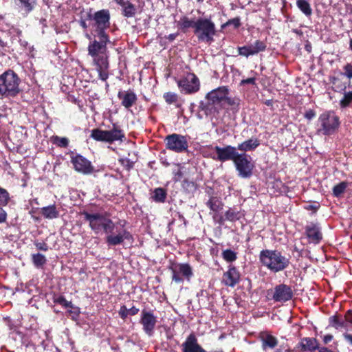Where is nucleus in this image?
Instances as JSON below:
<instances>
[{
	"mask_svg": "<svg viewBox=\"0 0 352 352\" xmlns=\"http://www.w3.org/2000/svg\"><path fill=\"white\" fill-rule=\"evenodd\" d=\"M81 215L84 217V220L89 223L90 229L95 234H99L102 231L107 234L105 241L109 247L120 245L124 240H133V235L125 229L117 234H112L115 223L110 218L102 213H89L83 210L81 212Z\"/></svg>",
	"mask_w": 352,
	"mask_h": 352,
	"instance_id": "nucleus-1",
	"label": "nucleus"
},
{
	"mask_svg": "<svg viewBox=\"0 0 352 352\" xmlns=\"http://www.w3.org/2000/svg\"><path fill=\"white\" fill-rule=\"evenodd\" d=\"M230 89L228 86H220L206 94L205 98L207 102L201 101L199 109L205 115L210 117H217L223 109V104L230 106L232 109L239 110L240 99L236 97L231 98L228 95Z\"/></svg>",
	"mask_w": 352,
	"mask_h": 352,
	"instance_id": "nucleus-2",
	"label": "nucleus"
},
{
	"mask_svg": "<svg viewBox=\"0 0 352 352\" xmlns=\"http://www.w3.org/2000/svg\"><path fill=\"white\" fill-rule=\"evenodd\" d=\"M177 27L183 33H186L190 28H192L198 41L208 44L214 41L217 32L215 23L211 18L199 17L195 20L187 16H182L177 23Z\"/></svg>",
	"mask_w": 352,
	"mask_h": 352,
	"instance_id": "nucleus-3",
	"label": "nucleus"
},
{
	"mask_svg": "<svg viewBox=\"0 0 352 352\" xmlns=\"http://www.w3.org/2000/svg\"><path fill=\"white\" fill-rule=\"evenodd\" d=\"M258 259L261 264L270 270L277 273L287 269L289 264V258L283 255L277 250L265 249L260 252Z\"/></svg>",
	"mask_w": 352,
	"mask_h": 352,
	"instance_id": "nucleus-4",
	"label": "nucleus"
},
{
	"mask_svg": "<svg viewBox=\"0 0 352 352\" xmlns=\"http://www.w3.org/2000/svg\"><path fill=\"white\" fill-rule=\"evenodd\" d=\"M21 80L17 74L8 69L0 75V99L14 98L21 91Z\"/></svg>",
	"mask_w": 352,
	"mask_h": 352,
	"instance_id": "nucleus-5",
	"label": "nucleus"
},
{
	"mask_svg": "<svg viewBox=\"0 0 352 352\" xmlns=\"http://www.w3.org/2000/svg\"><path fill=\"white\" fill-rule=\"evenodd\" d=\"M90 138L98 142H104L111 144L116 141L123 142L125 140V134L123 130L116 124H113L111 130H102L99 128L91 131Z\"/></svg>",
	"mask_w": 352,
	"mask_h": 352,
	"instance_id": "nucleus-6",
	"label": "nucleus"
},
{
	"mask_svg": "<svg viewBox=\"0 0 352 352\" xmlns=\"http://www.w3.org/2000/svg\"><path fill=\"white\" fill-rule=\"evenodd\" d=\"M87 19L92 21L91 26L96 34H107L106 30L111 25V14L108 9H102L94 14L89 12Z\"/></svg>",
	"mask_w": 352,
	"mask_h": 352,
	"instance_id": "nucleus-7",
	"label": "nucleus"
},
{
	"mask_svg": "<svg viewBox=\"0 0 352 352\" xmlns=\"http://www.w3.org/2000/svg\"><path fill=\"white\" fill-rule=\"evenodd\" d=\"M318 122L320 124L318 131L324 135H333L340 124V118L333 111H327L320 114Z\"/></svg>",
	"mask_w": 352,
	"mask_h": 352,
	"instance_id": "nucleus-8",
	"label": "nucleus"
},
{
	"mask_svg": "<svg viewBox=\"0 0 352 352\" xmlns=\"http://www.w3.org/2000/svg\"><path fill=\"white\" fill-rule=\"evenodd\" d=\"M239 175L243 178H249L252 175L254 164L250 161V157L245 153H239L234 161Z\"/></svg>",
	"mask_w": 352,
	"mask_h": 352,
	"instance_id": "nucleus-9",
	"label": "nucleus"
},
{
	"mask_svg": "<svg viewBox=\"0 0 352 352\" xmlns=\"http://www.w3.org/2000/svg\"><path fill=\"white\" fill-rule=\"evenodd\" d=\"M166 148L176 153H182L187 151L188 143L186 136L173 133L165 138Z\"/></svg>",
	"mask_w": 352,
	"mask_h": 352,
	"instance_id": "nucleus-10",
	"label": "nucleus"
},
{
	"mask_svg": "<svg viewBox=\"0 0 352 352\" xmlns=\"http://www.w3.org/2000/svg\"><path fill=\"white\" fill-rule=\"evenodd\" d=\"M177 85L181 91L186 94L197 92L200 88L199 80L193 73H188L185 77L177 81Z\"/></svg>",
	"mask_w": 352,
	"mask_h": 352,
	"instance_id": "nucleus-11",
	"label": "nucleus"
},
{
	"mask_svg": "<svg viewBox=\"0 0 352 352\" xmlns=\"http://www.w3.org/2000/svg\"><path fill=\"white\" fill-rule=\"evenodd\" d=\"M98 40L94 39L88 45V53L91 56H97L107 51V45L110 42L108 34H96Z\"/></svg>",
	"mask_w": 352,
	"mask_h": 352,
	"instance_id": "nucleus-12",
	"label": "nucleus"
},
{
	"mask_svg": "<svg viewBox=\"0 0 352 352\" xmlns=\"http://www.w3.org/2000/svg\"><path fill=\"white\" fill-rule=\"evenodd\" d=\"M71 163L76 172L83 175H90L94 171L91 162L80 154L72 155Z\"/></svg>",
	"mask_w": 352,
	"mask_h": 352,
	"instance_id": "nucleus-13",
	"label": "nucleus"
},
{
	"mask_svg": "<svg viewBox=\"0 0 352 352\" xmlns=\"http://www.w3.org/2000/svg\"><path fill=\"white\" fill-rule=\"evenodd\" d=\"M305 234L309 242L314 244H319L323 239L321 227L316 222H310L305 226Z\"/></svg>",
	"mask_w": 352,
	"mask_h": 352,
	"instance_id": "nucleus-14",
	"label": "nucleus"
},
{
	"mask_svg": "<svg viewBox=\"0 0 352 352\" xmlns=\"http://www.w3.org/2000/svg\"><path fill=\"white\" fill-rule=\"evenodd\" d=\"M140 322L142 325V329L145 333L148 336H152L157 323V318L154 316L153 311L143 309Z\"/></svg>",
	"mask_w": 352,
	"mask_h": 352,
	"instance_id": "nucleus-15",
	"label": "nucleus"
},
{
	"mask_svg": "<svg viewBox=\"0 0 352 352\" xmlns=\"http://www.w3.org/2000/svg\"><path fill=\"white\" fill-rule=\"evenodd\" d=\"M217 155V160L220 162H226L232 160L233 162L236 160V156L239 154L234 146L228 145L225 147L216 146L214 148Z\"/></svg>",
	"mask_w": 352,
	"mask_h": 352,
	"instance_id": "nucleus-16",
	"label": "nucleus"
},
{
	"mask_svg": "<svg viewBox=\"0 0 352 352\" xmlns=\"http://www.w3.org/2000/svg\"><path fill=\"white\" fill-rule=\"evenodd\" d=\"M94 62L96 65V70L98 73L100 79L103 81L107 80L109 78L108 69L109 67L108 57L104 54L97 55V56H92Z\"/></svg>",
	"mask_w": 352,
	"mask_h": 352,
	"instance_id": "nucleus-17",
	"label": "nucleus"
},
{
	"mask_svg": "<svg viewBox=\"0 0 352 352\" xmlns=\"http://www.w3.org/2000/svg\"><path fill=\"white\" fill-rule=\"evenodd\" d=\"M182 352H207L198 342L195 333H190L181 345Z\"/></svg>",
	"mask_w": 352,
	"mask_h": 352,
	"instance_id": "nucleus-18",
	"label": "nucleus"
},
{
	"mask_svg": "<svg viewBox=\"0 0 352 352\" xmlns=\"http://www.w3.org/2000/svg\"><path fill=\"white\" fill-rule=\"evenodd\" d=\"M293 297L291 287L285 284H280L275 287L272 298L276 302H286Z\"/></svg>",
	"mask_w": 352,
	"mask_h": 352,
	"instance_id": "nucleus-19",
	"label": "nucleus"
},
{
	"mask_svg": "<svg viewBox=\"0 0 352 352\" xmlns=\"http://www.w3.org/2000/svg\"><path fill=\"white\" fill-rule=\"evenodd\" d=\"M240 280V273L234 266L229 267L228 270L223 273L222 283L229 287H234Z\"/></svg>",
	"mask_w": 352,
	"mask_h": 352,
	"instance_id": "nucleus-20",
	"label": "nucleus"
},
{
	"mask_svg": "<svg viewBox=\"0 0 352 352\" xmlns=\"http://www.w3.org/2000/svg\"><path fill=\"white\" fill-rule=\"evenodd\" d=\"M118 98L121 101V104L126 109L133 107L138 100L136 94L131 90L119 91Z\"/></svg>",
	"mask_w": 352,
	"mask_h": 352,
	"instance_id": "nucleus-21",
	"label": "nucleus"
},
{
	"mask_svg": "<svg viewBox=\"0 0 352 352\" xmlns=\"http://www.w3.org/2000/svg\"><path fill=\"white\" fill-rule=\"evenodd\" d=\"M259 339L263 351L274 349L278 343V339L268 331H261L259 333Z\"/></svg>",
	"mask_w": 352,
	"mask_h": 352,
	"instance_id": "nucleus-22",
	"label": "nucleus"
},
{
	"mask_svg": "<svg viewBox=\"0 0 352 352\" xmlns=\"http://www.w3.org/2000/svg\"><path fill=\"white\" fill-rule=\"evenodd\" d=\"M299 346L301 351L315 352L319 346V343L314 338H303L301 339Z\"/></svg>",
	"mask_w": 352,
	"mask_h": 352,
	"instance_id": "nucleus-23",
	"label": "nucleus"
},
{
	"mask_svg": "<svg viewBox=\"0 0 352 352\" xmlns=\"http://www.w3.org/2000/svg\"><path fill=\"white\" fill-rule=\"evenodd\" d=\"M259 145L260 141L257 138H250L239 144L236 148L245 153L248 151H254Z\"/></svg>",
	"mask_w": 352,
	"mask_h": 352,
	"instance_id": "nucleus-24",
	"label": "nucleus"
},
{
	"mask_svg": "<svg viewBox=\"0 0 352 352\" xmlns=\"http://www.w3.org/2000/svg\"><path fill=\"white\" fill-rule=\"evenodd\" d=\"M122 7L121 14L125 18L134 17L137 12L136 6L129 1H123V4L119 5Z\"/></svg>",
	"mask_w": 352,
	"mask_h": 352,
	"instance_id": "nucleus-25",
	"label": "nucleus"
},
{
	"mask_svg": "<svg viewBox=\"0 0 352 352\" xmlns=\"http://www.w3.org/2000/svg\"><path fill=\"white\" fill-rule=\"evenodd\" d=\"M206 206L214 214H217L223 209V203L219 197L212 196L206 202Z\"/></svg>",
	"mask_w": 352,
	"mask_h": 352,
	"instance_id": "nucleus-26",
	"label": "nucleus"
},
{
	"mask_svg": "<svg viewBox=\"0 0 352 352\" xmlns=\"http://www.w3.org/2000/svg\"><path fill=\"white\" fill-rule=\"evenodd\" d=\"M41 212L44 218L48 219H56L59 216V211L57 210L55 204L43 207L41 209Z\"/></svg>",
	"mask_w": 352,
	"mask_h": 352,
	"instance_id": "nucleus-27",
	"label": "nucleus"
},
{
	"mask_svg": "<svg viewBox=\"0 0 352 352\" xmlns=\"http://www.w3.org/2000/svg\"><path fill=\"white\" fill-rule=\"evenodd\" d=\"M329 325L334 327L336 329H344L348 327V321L344 319L340 318L338 315H334L329 318Z\"/></svg>",
	"mask_w": 352,
	"mask_h": 352,
	"instance_id": "nucleus-28",
	"label": "nucleus"
},
{
	"mask_svg": "<svg viewBox=\"0 0 352 352\" xmlns=\"http://www.w3.org/2000/svg\"><path fill=\"white\" fill-rule=\"evenodd\" d=\"M226 219L229 221L235 222L239 221L241 217L242 214L239 210H237L235 208H229L225 212Z\"/></svg>",
	"mask_w": 352,
	"mask_h": 352,
	"instance_id": "nucleus-29",
	"label": "nucleus"
},
{
	"mask_svg": "<svg viewBox=\"0 0 352 352\" xmlns=\"http://www.w3.org/2000/svg\"><path fill=\"white\" fill-rule=\"evenodd\" d=\"M296 6L298 9L306 16H310L312 14V9L310 3L307 0H297Z\"/></svg>",
	"mask_w": 352,
	"mask_h": 352,
	"instance_id": "nucleus-30",
	"label": "nucleus"
},
{
	"mask_svg": "<svg viewBox=\"0 0 352 352\" xmlns=\"http://www.w3.org/2000/svg\"><path fill=\"white\" fill-rule=\"evenodd\" d=\"M25 13L31 12L36 7L37 0H16Z\"/></svg>",
	"mask_w": 352,
	"mask_h": 352,
	"instance_id": "nucleus-31",
	"label": "nucleus"
},
{
	"mask_svg": "<svg viewBox=\"0 0 352 352\" xmlns=\"http://www.w3.org/2000/svg\"><path fill=\"white\" fill-rule=\"evenodd\" d=\"M167 196L166 190L163 188H157L153 192L152 199L154 201L157 203H164L166 201Z\"/></svg>",
	"mask_w": 352,
	"mask_h": 352,
	"instance_id": "nucleus-32",
	"label": "nucleus"
},
{
	"mask_svg": "<svg viewBox=\"0 0 352 352\" xmlns=\"http://www.w3.org/2000/svg\"><path fill=\"white\" fill-rule=\"evenodd\" d=\"M179 272L187 280H189L193 275L192 270L188 263H179L177 265Z\"/></svg>",
	"mask_w": 352,
	"mask_h": 352,
	"instance_id": "nucleus-33",
	"label": "nucleus"
},
{
	"mask_svg": "<svg viewBox=\"0 0 352 352\" xmlns=\"http://www.w3.org/2000/svg\"><path fill=\"white\" fill-rule=\"evenodd\" d=\"M331 82L336 88V91H345L346 89V88L351 89L352 87L351 80H349V82L346 84H345V83L342 84L340 79L337 77L331 78Z\"/></svg>",
	"mask_w": 352,
	"mask_h": 352,
	"instance_id": "nucleus-34",
	"label": "nucleus"
},
{
	"mask_svg": "<svg viewBox=\"0 0 352 352\" xmlns=\"http://www.w3.org/2000/svg\"><path fill=\"white\" fill-rule=\"evenodd\" d=\"M31 258L32 263L37 268H42L47 262L45 256L41 253L32 254Z\"/></svg>",
	"mask_w": 352,
	"mask_h": 352,
	"instance_id": "nucleus-35",
	"label": "nucleus"
},
{
	"mask_svg": "<svg viewBox=\"0 0 352 352\" xmlns=\"http://www.w3.org/2000/svg\"><path fill=\"white\" fill-rule=\"evenodd\" d=\"M339 104L342 109L350 107L352 104V91H343V97L340 100Z\"/></svg>",
	"mask_w": 352,
	"mask_h": 352,
	"instance_id": "nucleus-36",
	"label": "nucleus"
},
{
	"mask_svg": "<svg viewBox=\"0 0 352 352\" xmlns=\"http://www.w3.org/2000/svg\"><path fill=\"white\" fill-rule=\"evenodd\" d=\"M250 51L254 52L253 55L264 52L267 49L266 43L261 40H256L252 45H249Z\"/></svg>",
	"mask_w": 352,
	"mask_h": 352,
	"instance_id": "nucleus-37",
	"label": "nucleus"
},
{
	"mask_svg": "<svg viewBox=\"0 0 352 352\" xmlns=\"http://www.w3.org/2000/svg\"><path fill=\"white\" fill-rule=\"evenodd\" d=\"M347 182H342L336 185L333 188V195L335 197H340L346 190L348 187Z\"/></svg>",
	"mask_w": 352,
	"mask_h": 352,
	"instance_id": "nucleus-38",
	"label": "nucleus"
},
{
	"mask_svg": "<svg viewBox=\"0 0 352 352\" xmlns=\"http://www.w3.org/2000/svg\"><path fill=\"white\" fill-rule=\"evenodd\" d=\"M223 258L227 262H233L236 260V253L230 249H227L222 252Z\"/></svg>",
	"mask_w": 352,
	"mask_h": 352,
	"instance_id": "nucleus-39",
	"label": "nucleus"
},
{
	"mask_svg": "<svg viewBox=\"0 0 352 352\" xmlns=\"http://www.w3.org/2000/svg\"><path fill=\"white\" fill-rule=\"evenodd\" d=\"M10 199V194L8 190L0 186V206H7L9 203Z\"/></svg>",
	"mask_w": 352,
	"mask_h": 352,
	"instance_id": "nucleus-40",
	"label": "nucleus"
},
{
	"mask_svg": "<svg viewBox=\"0 0 352 352\" xmlns=\"http://www.w3.org/2000/svg\"><path fill=\"white\" fill-rule=\"evenodd\" d=\"M53 302L64 307L65 308H72L73 307L72 302L71 301H67L63 296L54 297Z\"/></svg>",
	"mask_w": 352,
	"mask_h": 352,
	"instance_id": "nucleus-41",
	"label": "nucleus"
},
{
	"mask_svg": "<svg viewBox=\"0 0 352 352\" xmlns=\"http://www.w3.org/2000/svg\"><path fill=\"white\" fill-rule=\"evenodd\" d=\"M52 142L57 146L61 148H66L69 145V140L67 138H62L57 135L53 136Z\"/></svg>",
	"mask_w": 352,
	"mask_h": 352,
	"instance_id": "nucleus-42",
	"label": "nucleus"
},
{
	"mask_svg": "<svg viewBox=\"0 0 352 352\" xmlns=\"http://www.w3.org/2000/svg\"><path fill=\"white\" fill-rule=\"evenodd\" d=\"M241 19L239 16H237V17L229 19L225 23H223L221 25V28L222 30H223L228 26L233 25L234 29H238L241 26Z\"/></svg>",
	"mask_w": 352,
	"mask_h": 352,
	"instance_id": "nucleus-43",
	"label": "nucleus"
},
{
	"mask_svg": "<svg viewBox=\"0 0 352 352\" xmlns=\"http://www.w3.org/2000/svg\"><path fill=\"white\" fill-rule=\"evenodd\" d=\"M163 98L168 104L175 103L178 100V96L173 92H166L163 95Z\"/></svg>",
	"mask_w": 352,
	"mask_h": 352,
	"instance_id": "nucleus-44",
	"label": "nucleus"
},
{
	"mask_svg": "<svg viewBox=\"0 0 352 352\" xmlns=\"http://www.w3.org/2000/svg\"><path fill=\"white\" fill-rule=\"evenodd\" d=\"M238 55L245 56L248 58L250 56H253L254 52L250 51V47L248 45H244L242 47H238Z\"/></svg>",
	"mask_w": 352,
	"mask_h": 352,
	"instance_id": "nucleus-45",
	"label": "nucleus"
},
{
	"mask_svg": "<svg viewBox=\"0 0 352 352\" xmlns=\"http://www.w3.org/2000/svg\"><path fill=\"white\" fill-rule=\"evenodd\" d=\"M170 270L172 272V280L176 283H181L184 281V279L179 275V270L177 267H170Z\"/></svg>",
	"mask_w": 352,
	"mask_h": 352,
	"instance_id": "nucleus-46",
	"label": "nucleus"
},
{
	"mask_svg": "<svg viewBox=\"0 0 352 352\" xmlns=\"http://www.w3.org/2000/svg\"><path fill=\"white\" fill-rule=\"evenodd\" d=\"M343 76L346 77L349 80L352 79V63H348L343 67Z\"/></svg>",
	"mask_w": 352,
	"mask_h": 352,
	"instance_id": "nucleus-47",
	"label": "nucleus"
},
{
	"mask_svg": "<svg viewBox=\"0 0 352 352\" xmlns=\"http://www.w3.org/2000/svg\"><path fill=\"white\" fill-rule=\"evenodd\" d=\"M119 162L126 170L129 171L133 168L134 162L129 158L120 159Z\"/></svg>",
	"mask_w": 352,
	"mask_h": 352,
	"instance_id": "nucleus-48",
	"label": "nucleus"
},
{
	"mask_svg": "<svg viewBox=\"0 0 352 352\" xmlns=\"http://www.w3.org/2000/svg\"><path fill=\"white\" fill-rule=\"evenodd\" d=\"M119 316L122 320H125L129 314V310L125 305H122L120 307V309L118 311Z\"/></svg>",
	"mask_w": 352,
	"mask_h": 352,
	"instance_id": "nucleus-49",
	"label": "nucleus"
},
{
	"mask_svg": "<svg viewBox=\"0 0 352 352\" xmlns=\"http://www.w3.org/2000/svg\"><path fill=\"white\" fill-rule=\"evenodd\" d=\"M34 245L38 250L46 252L49 250V246L45 242H35Z\"/></svg>",
	"mask_w": 352,
	"mask_h": 352,
	"instance_id": "nucleus-50",
	"label": "nucleus"
},
{
	"mask_svg": "<svg viewBox=\"0 0 352 352\" xmlns=\"http://www.w3.org/2000/svg\"><path fill=\"white\" fill-rule=\"evenodd\" d=\"M212 218H213L214 221H217L219 225H223L225 221H227L226 219V216L223 217L221 215H219L218 213L214 214L212 216Z\"/></svg>",
	"mask_w": 352,
	"mask_h": 352,
	"instance_id": "nucleus-51",
	"label": "nucleus"
},
{
	"mask_svg": "<svg viewBox=\"0 0 352 352\" xmlns=\"http://www.w3.org/2000/svg\"><path fill=\"white\" fill-rule=\"evenodd\" d=\"M173 173L174 175V181L175 182L180 181L184 175L181 168H178L176 171H173Z\"/></svg>",
	"mask_w": 352,
	"mask_h": 352,
	"instance_id": "nucleus-52",
	"label": "nucleus"
},
{
	"mask_svg": "<svg viewBox=\"0 0 352 352\" xmlns=\"http://www.w3.org/2000/svg\"><path fill=\"white\" fill-rule=\"evenodd\" d=\"M7 217L8 214L6 211L0 207V224L6 222Z\"/></svg>",
	"mask_w": 352,
	"mask_h": 352,
	"instance_id": "nucleus-53",
	"label": "nucleus"
},
{
	"mask_svg": "<svg viewBox=\"0 0 352 352\" xmlns=\"http://www.w3.org/2000/svg\"><path fill=\"white\" fill-rule=\"evenodd\" d=\"M304 116L309 120H312L316 116V112L313 109H309L305 113Z\"/></svg>",
	"mask_w": 352,
	"mask_h": 352,
	"instance_id": "nucleus-54",
	"label": "nucleus"
},
{
	"mask_svg": "<svg viewBox=\"0 0 352 352\" xmlns=\"http://www.w3.org/2000/svg\"><path fill=\"white\" fill-rule=\"evenodd\" d=\"M320 206L318 203L316 204L312 205L309 204L305 206V209L307 210H312L314 212H316V211L320 208Z\"/></svg>",
	"mask_w": 352,
	"mask_h": 352,
	"instance_id": "nucleus-55",
	"label": "nucleus"
},
{
	"mask_svg": "<svg viewBox=\"0 0 352 352\" xmlns=\"http://www.w3.org/2000/svg\"><path fill=\"white\" fill-rule=\"evenodd\" d=\"M247 84L255 85L256 84V78H248L246 79H243L240 82L241 85H247Z\"/></svg>",
	"mask_w": 352,
	"mask_h": 352,
	"instance_id": "nucleus-56",
	"label": "nucleus"
},
{
	"mask_svg": "<svg viewBox=\"0 0 352 352\" xmlns=\"http://www.w3.org/2000/svg\"><path fill=\"white\" fill-rule=\"evenodd\" d=\"M344 340L347 342V343L352 346V334L351 333H345L343 334Z\"/></svg>",
	"mask_w": 352,
	"mask_h": 352,
	"instance_id": "nucleus-57",
	"label": "nucleus"
},
{
	"mask_svg": "<svg viewBox=\"0 0 352 352\" xmlns=\"http://www.w3.org/2000/svg\"><path fill=\"white\" fill-rule=\"evenodd\" d=\"M333 338V336L331 334H327L323 337L322 341L324 344H327L328 343L332 341Z\"/></svg>",
	"mask_w": 352,
	"mask_h": 352,
	"instance_id": "nucleus-58",
	"label": "nucleus"
},
{
	"mask_svg": "<svg viewBox=\"0 0 352 352\" xmlns=\"http://www.w3.org/2000/svg\"><path fill=\"white\" fill-rule=\"evenodd\" d=\"M344 318L349 323L352 324V309H349L346 312Z\"/></svg>",
	"mask_w": 352,
	"mask_h": 352,
	"instance_id": "nucleus-59",
	"label": "nucleus"
},
{
	"mask_svg": "<svg viewBox=\"0 0 352 352\" xmlns=\"http://www.w3.org/2000/svg\"><path fill=\"white\" fill-rule=\"evenodd\" d=\"M129 310V314L131 316H135L138 314L139 309L135 307V306H133L131 308H130Z\"/></svg>",
	"mask_w": 352,
	"mask_h": 352,
	"instance_id": "nucleus-60",
	"label": "nucleus"
},
{
	"mask_svg": "<svg viewBox=\"0 0 352 352\" xmlns=\"http://www.w3.org/2000/svg\"><path fill=\"white\" fill-rule=\"evenodd\" d=\"M79 24L80 27L85 30H86L88 28V25L85 19H80L79 21Z\"/></svg>",
	"mask_w": 352,
	"mask_h": 352,
	"instance_id": "nucleus-61",
	"label": "nucleus"
},
{
	"mask_svg": "<svg viewBox=\"0 0 352 352\" xmlns=\"http://www.w3.org/2000/svg\"><path fill=\"white\" fill-rule=\"evenodd\" d=\"M177 36H178V33L170 34L166 37V38H167L169 41L172 42V41H173L176 38V37H177Z\"/></svg>",
	"mask_w": 352,
	"mask_h": 352,
	"instance_id": "nucleus-62",
	"label": "nucleus"
},
{
	"mask_svg": "<svg viewBox=\"0 0 352 352\" xmlns=\"http://www.w3.org/2000/svg\"><path fill=\"white\" fill-rule=\"evenodd\" d=\"M317 350L318 351V352H333V351H331V349H329L327 347H325V346H322V347L318 346Z\"/></svg>",
	"mask_w": 352,
	"mask_h": 352,
	"instance_id": "nucleus-63",
	"label": "nucleus"
},
{
	"mask_svg": "<svg viewBox=\"0 0 352 352\" xmlns=\"http://www.w3.org/2000/svg\"><path fill=\"white\" fill-rule=\"evenodd\" d=\"M7 42L4 41L1 37H0V50H3L7 47Z\"/></svg>",
	"mask_w": 352,
	"mask_h": 352,
	"instance_id": "nucleus-64",
	"label": "nucleus"
}]
</instances>
